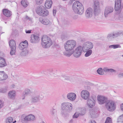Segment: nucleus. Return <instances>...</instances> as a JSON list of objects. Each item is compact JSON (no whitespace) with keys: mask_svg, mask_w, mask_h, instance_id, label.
<instances>
[{"mask_svg":"<svg viewBox=\"0 0 123 123\" xmlns=\"http://www.w3.org/2000/svg\"><path fill=\"white\" fill-rule=\"evenodd\" d=\"M105 107L108 110L112 112L115 110L116 105L113 101L108 100L106 103Z\"/></svg>","mask_w":123,"mask_h":123,"instance_id":"6e6552de","label":"nucleus"},{"mask_svg":"<svg viewBox=\"0 0 123 123\" xmlns=\"http://www.w3.org/2000/svg\"><path fill=\"white\" fill-rule=\"evenodd\" d=\"M42 123H45L43 121Z\"/></svg>","mask_w":123,"mask_h":123,"instance_id":"680f3d73","label":"nucleus"},{"mask_svg":"<svg viewBox=\"0 0 123 123\" xmlns=\"http://www.w3.org/2000/svg\"><path fill=\"white\" fill-rule=\"evenodd\" d=\"M13 118L11 117H8L6 119V123H11L13 122Z\"/></svg>","mask_w":123,"mask_h":123,"instance_id":"7c9ffc66","label":"nucleus"},{"mask_svg":"<svg viewBox=\"0 0 123 123\" xmlns=\"http://www.w3.org/2000/svg\"><path fill=\"white\" fill-rule=\"evenodd\" d=\"M25 18L27 20H28L29 21H30L31 20V18L27 16L26 15V16Z\"/></svg>","mask_w":123,"mask_h":123,"instance_id":"3c124183","label":"nucleus"},{"mask_svg":"<svg viewBox=\"0 0 123 123\" xmlns=\"http://www.w3.org/2000/svg\"><path fill=\"white\" fill-rule=\"evenodd\" d=\"M113 34H108L107 37V38L109 40H111L113 38H114Z\"/></svg>","mask_w":123,"mask_h":123,"instance_id":"e433bc0d","label":"nucleus"},{"mask_svg":"<svg viewBox=\"0 0 123 123\" xmlns=\"http://www.w3.org/2000/svg\"><path fill=\"white\" fill-rule=\"evenodd\" d=\"M16 95V92L15 91H9L8 94V96L9 98L14 99Z\"/></svg>","mask_w":123,"mask_h":123,"instance_id":"4be33fe9","label":"nucleus"},{"mask_svg":"<svg viewBox=\"0 0 123 123\" xmlns=\"http://www.w3.org/2000/svg\"><path fill=\"white\" fill-rule=\"evenodd\" d=\"M76 42L73 40L67 41L64 44V47L66 51L63 52L64 55L67 57H70L73 53V49L76 47Z\"/></svg>","mask_w":123,"mask_h":123,"instance_id":"f257e3e1","label":"nucleus"},{"mask_svg":"<svg viewBox=\"0 0 123 123\" xmlns=\"http://www.w3.org/2000/svg\"><path fill=\"white\" fill-rule=\"evenodd\" d=\"M67 38V37L65 35H63L62 36L61 38L62 40L66 39Z\"/></svg>","mask_w":123,"mask_h":123,"instance_id":"a18cd8bd","label":"nucleus"},{"mask_svg":"<svg viewBox=\"0 0 123 123\" xmlns=\"http://www.w3.org/2000/svg\"><path fill=\"white\" fill-rule=\"evenodd\" d=\"M118 77L119 78H122L123 77V73H120L118 75Z\"/></svg>","mask_w":123,"mask_h":123,"instance_id":"49530a36","label":"nucleus"},{"mask_svg":"<svg viewBox=\"0 0 123 123\" xmlns=\"http://www.w3.org/2000/svg\"><path fill=\"white\" fill-rule=\"evenodd\" d=\"M28 44H24L23 43H20L19 45V48L20 49L22 50L23 49L27 48Z\"/></svg>","mask_w":123,"mask_h":123,"instance_id":"cd10ccee","label":"nucleus"},{"mask_svg":"<svg viewBox=\"0 0 123 123\" xmlns=\"http://www.w3.org/2000/svg\"><path fill=\"white\" fill-rule=\"evenodd\" d=\"M75 18H77V16H75Z\"/></svg>","mask_w":123,"mask_h":123,"instance_id":"e2e57ef3","label":"nucleus"},{"mask_svg":"<svg viewBox=\"0 0 123 123\" xmlns=\"http://www.w3.org/2000/svg\"><path fill=\"white\" fill-rule=\"evenodd\" d=\"M121 108L122 111H123V103L121 105Z\"/></svg>","mask_w":123,"mask_h":123,"instance_id":"5fc2aeb1","label":"nucleus"},{"mask_svg":"<svg viewBox=\"0 0 123 123\" xmlns=\"http://www.w3.org/2000/svg\"><path fill=\"white\" fill-rule=\"evenodd\" d=\"M25 96H23V97L22 98V99H24L25 98Z\"/></svg>","mask_w":123,"mask_h":123,"instance_id":"13d9d810","label":"nucleus"},{"mask_svg":"<svg viewBox=\"0 0 123 123\" xmlns=\"http://www.w3.org/2000/svg\"><path fill=\"white\" fill-rule=\"evenodd\" d=\"M31 93V90L29 89H25L24 92V94L25 95H27Z\"/></svg>","mask_w":123,"mask_h":123,"instance_id":"72a5a7b5","label":"nucleus"},{"mask_svg":"<svg viewBox=\"0 0 123 123\" xmlns=\"http://www.w3.org/2000/svg\"><path fill=\"white\" fill-rule=\"evenodd\" d=\"M21 3L23 6L25 7H26L29 4V3L27 1L25 0L21 1Z\"/></svg>","mask_w":123,"mask_h":123,"instance_id":"2f4dec72","label":"nucleus"},{"mask_svg":"<svg viewBox=\"0 0 123 123\" xmlns=\"http://www.w3.org/2000/svg\"><path fill=\"white\" fill-rule=\"evenodd\" d=\"M117 122L123 123V114L121 115L117 119Z\"/></svg>","mask_w":123,"mask_h":123,"instance_id":"4c0bfd02","label":"nucleus"},{"mask_svg":"<svg viewBox=\"0 0 123 123\" xmlns=\"http://www.w3.org/2000/svg\"><path fill=\"white\" fill-rule=\"evenodd\" d=\"M104 71L105 72H116V71L113 69L108 68L107 67H105L103 68Z\"/></svg>","mask_w":123,"mask_h":123,"instance_id":"c85d7f7f","label":"nucleus"},{"mask_svg":"<svg viewBox=\"0 0 123 123\" xmlns=\"http://www.w3.org/2000/svg\"><path fill=\"white\" fill-rule=\"evenodd\" d=\"M7 87H6L4 88L0 89V92L6 93L7 90Z\"/></svg>","mask_w":123,"mask_h":123,"instance_id":"58836bf2","label":"nucleus"},{"mask_svg":"<svg viewBox=\"0 0 123 123\" xmlns=\"http://www.w3.org/2000/svg\"><path fill=\"white\" fill-rule=\"evenodd\" d=\"M56 12V10H53V14L54 16H55Z\"/></svg>","mask_w":123,"mask_h":123,"instance_id":"09e8293b","label":"nucleus"},{"mask_svg":"<svg viewBox=\"0 0 123 123\" xmlns=\"http://www.w3.org/2000/svg\"><path fill=\"white\" fill-rule=\"evenodd\" d=\"M98 110L97 109H93L90 110V113L92 117H97L99 113Z\"/></svg>","mask_w":123,"mask_h":123,"instance_id":"a211bd4d","label":"nucleus"},{"mask_svg":"<svg viewBox=\"0 0 123 123\" xmlns=\"http://www.w3.org/2000/svg\"><path fill=\"white\" fill-rule=\"evenodd\" d=\"M97 99L99 103L101 105L105 103H106L108 100L107 98L101 95H98V96Z\"/></svg>","mask_w":123,"mask_h":123,"instance_id":"ddd939ff","label":"nucleus"},{"mask_svg":"<svg viewBox=\"0 0 123 123\" xmlns=\"http://www.w3.org/2000/svg\"><path fill=\"white\" fill-rule=\"evenodd\" d=\"M30 40V42L33 43H38L39 41V37L35 35H31Z\"/></svg>","mask_w":123,"mask_h":123,"instance_id":"4468645a","label":"nucleus"},{"mask_svg":"<svg viewBox=\"0 0 123 123\" xmlns=\"http://www.w3.org/2000/svg\"><path fill=\"white\" fill-rule=\"evenodd\" d=\"M28 53V51L26 49H25V50L22 51L20 54L21 55L25 56L27 55Z\"/></svg>","mask_w":123,"mask_h":123,"instance_id":"c9c22d12","label":"nucleus"},{"mask_svg":"<svg viewBox=\"0 0 123 123\" xmlns=\"http://www.w3.org/2000/svg\"><path fill=\"white\" fill-rule=\"evenodd\" d=\"M72 105L69 102H64L62 104L61 114L65 115L70 112L72 109Z\"/></svg>","mask_w":123,"mask_h":123,"instance_id":"20e7f679","label":"nucleus"},{"mask_svg":"<svg viewBox=\"0 0 123 123\" xmlns=\"http://www.w3.org/2000/svg\"><path fill=\"white\" fill-rule=\"evenodd\" d=\"M67 97L68 99L70 100L73 101L76 98V95L74 93L70 92L67 94Z\"/></svg>","mask_w":123,"mask_h":123,"instance_id":"aec40b11","label":"nucleus"},{"mask_svg":"<svg viewBox=\"0 0 123 123\" xmlns=\"http://www.w3.org/2000/svg\"><path fill=\"white\" fill-rule=\"evenodd\" d=\"M90 94L89 92L86 90H83L81 92V97L85 99H87L89 97Z\"/></svg>","mask_w":123,"mask_h":123,"instance_id":"dca6fc26","label":"nucleus"},{"mask_svg":"<svg viewBox=\"0 0 123 123\" xmlns=\"http://www.w3.org/2000/svg\"><path fill=\"white\" fill-rule=\"evenodd\" d=\"M85 110L84 109H81V111L79 113V114L80 115H83L85 114Z\"/></svg>","mask_w":123,"mask_h":123,"instance_id":"79ce46f5","label":"nucleus"},{"mask_svg":"<svg viewBox=\"0 0 123 123\" xmlns=\"http://www.w3.org/2000/svg\"><path fill=\"white\" fill-rule=\"evenodd\" d=\"M6 65L5 60L2 57H0V67H4Z\"/></svg>","mask_w":123,"mask_h":123,"instance_id":"bb28decb","label":"nucleus"},{"mask_svg":"<svg viewBox=\"0 0 123 123\" xmlns=\"http://www.w3.org/2000/svg\"><path fill=\"white\" fill-rule=\"evenodd\" d=\"M93 46V45L92 43L90 42H86L83 45V51L86 52L88 49H91Z\"/></svg>","mask_w":123,"mask_h":123,"instance_id":"9b49d317","label":"nucleus"},{"mask_svg":"<svg viewBox=\"0 0 123 123\" xmlns=\"http://www.w3.org/2000/svg\"><path fill=\"white\" fill-rule=\"evenodd\" d=\"M113 11V7L111 6H108L106 7L104 12V15L105 17H107L108 15L112 12Z\"/></svg>","mask_w":123,"mask_h":123,"instance_id":"6ab92c4d","label":"nucleus"},{"mask_svg":"<svg viewBox=\"0 0 123 123\" xmlns=\"http://www.w3.org/2000/svg\"><path fill=\"white\" fill-rule=\"evenodd\" d=\"M97 73L100 75H102L104 74L103 70L101 68H99L97 70Z\"/></svg>","mask_w":123,"mask_h":123,"instance_id":"f704fd0d","label":"nucleus"},{"mask_svg":"<svg viewBox=\"0 0 123 123\" xmlns=\"http://www.w3.org/2000/svg\"><path fill=\"white\" fill-rule=\"evenodd\" d=\"M82 51H83L82 46H79L77 47L74 51V56L76 58L79 57L81 55Z\"/></svg>","mask_w":123,"mask_h":123,"instance_id":"9d476101","label":"nucleus"},{"mask_svg":"<svg viewBox=\"0 0 123 123\" xmlns=\"http://www.w3.org/2000/svg\"><path fill=\"white\" fill-rule=\"evenodd\" d=\"M121 0H117L115 1L114 10L116 11H120L121 9Z\"/></svg>","mask_w":123,"mask_h":123,"instance_id":"2eb2a0df","label":"nucleus"},{"mask_svg":"<svg viewBox=\"0 0 123 123\" xmlns=\"http://www.w3.org/2000/svg\"><path fill=\"white\" fill-rule=\"evenodd\" d=\"M12 123H14L13 122Z\"/></svg>","mask_w":123,"mask_h":123,"instance_id":"0e129e2a","label":"nucleus"},{"mask_svg":"<svg viewBox=\"0 0 123 123\" xmlns=\"http://www.w3.org/2000/svg\"><path fill=\"white\" fill-rule=\"evenodd\" d=\"M73 122V120H71L70 121V122L71 123H72Z\"/></svg>","mask_w":123,"mask_h":123,"instance_id":"bf43d9fd","label":"nucleus"},{"mask_svg":"<svg viewBox=\"0 0 123 123\" xmlns=\"http://www.w3.org/2000/svg\"><path fill=\"white\" fill-rule=\"evenodd\" d=\"M21 43H24V44H28L27 41L26 40H25L24 42H21Z\"/></svg>","mask_w":123,"mask_h":123,"instance_id":"4d7b16f0","label":"nucleus"},{"mask_svg":"<svg viewBox=\"0 0 123 123\" xmlns=\"http://www.w3.org/2000/svg\"><path fill=\"white\" fill-rule=\"evenodd\" d=\"M122 56L123 57V55H122Z\"/></svg>","mask_w":123,"mask_h":123,"instance_id":"69168bd1","label":"nucleus"},{"mask_svg":"<svg viewBox=\"0 0 123 123\" xmlns=\"http://www.w3.org/2000/svg\"><path fill=\"white\" fill-rule=\"evenodd\" d=\"M43 0H36V3L38 5H40L42 3Z\"/></svg>","mask_w":123,"mask_h":123,"instance_id":"37998d69","label":"nucleus"},{"mask_svg":"<svg viewBox=\"0 0 123 123\" xmlns=\"http://www.w3.org/2000/svg\"><path fill=\"white\" fill-rule=\"evenodd\" d=\"M86 54L85 55V56L86 57H88L92 53V51L91 49H88L86 51Z\"/></svg>","mask_w":123,"mask_h":123,"instance_id":"c756f323","label":"nucleus"},{"mask_svg":"<svg viewBox=\"0 0 123 123\" xmlns=\"http://www.w3.org/2000/svg\"><path fill=\"white\" fill-rule=\"evenodd\" d=\"M87 104L88 107L92 108L94 106L95 103V101L92 99H88L87 100Z\"/></svg>","mask_w":123,"mask_h":123,"instance_id":"5701e85b","label":"nucleus"},{"mask_svg":"<svg viewBox=\"0 0 123 123\" xmlns=\"http://www.w3.org/2000/svg\"><path fill=\"white\" fill-rule=\"evenodd\" d=\"M79 116V115H76V113H75L74 114V115L73 116V118H76L78 117Z\"/></svg>","mask_w":123,"mask_h":123,"instance_id":"603ef678","label":"nucleus"},{"mask_svg":"<svg viewBox=\"0 0 123 123\" xmlns=\"http://www.w3.org/2000/svg\"><path fill=\"white\" fill-rule=\"evenodd\" d=\"M39 21L42 24L45 25H48L50 22V21L48 18H40L39 19Z\"/></svg>","mask_w":123,"mask_h":123,"instance_id":"393cba45","label":"nucleus"},{"mask_svg":"<svg viewBox=\"0 0 123 123\" xmlns=\"http://www.w3.org/2000/svg\"><path fill=\"white\" fill-rule=\"evenodd\" d=\"M43 97V93L39 92L36 90H35L32 93L30 101L31 103H36L42 99Z\"/></svg>","mask_w":123,"mask_h":123,"instance_id":"f03ea898","label":"nucleus"},{"mask_svg":"<svg viewBox=\"0 0 123 123\" xmlns=\"http://www.w3.org/2000/svg\"><path fill=\"white\" fill-rule=\"evenodd\" d=\"M89 123H96V122L94 120H91Z\"/></svg>","mask_w":123,"mask_h":123,"instance_id":"6e6d98bb","label":"nucleus"},{"mask_svg":"<svg viewBox=\"0 0 123 123\" xmlns=\"http://www.w3.org/2000/svg\"><path fill=\"white\" fill-rule=\"evenodd\" d=\"M109 48L115 49L118 48H120L121 47L120 45L117 44L115 45H110L109 46Z\"/></svg>","mask_w":123,"mask_h":123,"instance_id":"473e14b6","label":"nucleus"},{"mask_svg":"<svg viewBox=\"0 0 123 123\" xmlns=\"http://www.w3.org/2000/svg\"><path fill=\"white\" fill-rule=\"evenodd\" d=\"M55 111V109H53L52 110V111L51 112V114L52 115H54Z\"/></svg>","mask_w":123,"mask_h":123,"instance_id":"8fccbe9b","label":"nucleus"},{"mask_svg":"<svg viewBox=\"0 0 123 123\" xmlns=\"http://www.w3.org/2000/svg\"><path fill=\"white\" fill-rule=\"evenodd\" d=\"M3 104L2 101L0 100V109L3 106Z\"/></svg>","mask_w":123,"mask_h":123,"instance_id":"de8ad7c7","label":"nucleus"},{"mask_svg":"<svg viewBox=\"0 0 123 123\" xmlns=\"http://www.w3.org/2000/svg\"><path fill=\"white\" fill-rule=\"evenodd\" d=\"M113 34L115 37V38L119 36L123 35V34L121 32H117Z\"/></svg>","mask_w":123,"mask_h":123,"instance_id":"a19ab883","label":"nucleus"},{"mask_svg":"<svg viewBox=\"0 0 123 123\" xmlns=\"http://www.w3.org/2000/svg\"><path fill=\"white\" fill-rule=\"evenodd\" d=\"M31 30H29L28 31L26 30L25 32L26 33H31Z\"/></svg>","mask_w":123,"mask_h":123,"instance_id":"864d4df0","label":"nucleus"},{"mask_svg":"<svg viewBox=\"0 0 123 123\" xmlns=\"http://www.w3.org/2000/svg\"><path fill=\"white\" fill-rule=\"evenodd\" d=\"M36 12L38 15L44 17L47 16L49 13L48 11L42 6H38L36 9Z\"/></svg>","mask_w":123,"mask_h":123,"instance_id":"423d86ee","label":"nucleus"},{"mask_svg":"<svg viewBox=\"0 0 123 123\" xmlns=\"http://www.w3.org/2000/svg\"><path fill=\"white\" fill-rule=\"evenodd\" d=\"M93 14V12L92 9L90 8L86 10L85 12V16L87 18H91Z\"/></svg>","mask_w":123,"mask_h":123,"instance_id":"f3484780","label":"nucleus"},{"mask_svg":"<svg viewBox=\"0 0 123 123\" xmlns=\"http://www.w3.org/2000/svg\"><path fill=\"white\" fill-rule=\"evenodd\" d=\"M94 14L97 15L99 14L100 12V7L99 2L96 1L94 3Z\"/></svg>","mask_w":123,"mask_h":123,"instance_id":"f8f14e48","label":"nucleus"},{"mask_svg":"<svg viewBox=\"0 0 123 123\" xmlns=\"http://www.w3.org/2000/svg\"><path fill=\"white\" fill-rule=\"evenodd\" d=\"M35 120V116L32 114L26 115L23 114L21 116V121L22 123H27L30 121H32Z\"/></svg>","mask_w":123,"mask_h":123,"instance_id":"0eeeda50","label":"nucleus"},{"mask_svg":"<svg viewBox=\"0 0 123 123\" xmlns=\"http://www.w3.org/2000/svg\"><path fill=\"white\" fill-rule=\"evenodd\" d=\"M9 45L11 48L10 52V55H12L15 53L16 52V43L15 41L13 39L10 40L9 43Z\"/></svg>","mask_w":123,"mask_h":123,"instance_id":"1a4fd4ad","label":"nucleus"},{"mask_svg":"<svg viewBox=\"0 0 123 123\" xmlns=\"http://www.w3.org/2000/svg\"><path fill=\"white\" fill-rule=\"evenodd\" d=\"M52 2L51 0H46L45 3V6L46 8L49 9L51 7Z\"/></svg>","mask_w":123,"mask_h":123,"instance_id":"a878e982","label":"nucleus"},{"mask_svg":"<svg viewBox=\"0 0 123 123\" xmlns=\"http://www.w3.org/2000/svg\"><path fill=\"white\" fill-rule=\"evenodd\" d=\"M41 44L43 48H48L52 44L53 42L49 37L44 35L42 37Z\"/></svg>","mask_w":123,"mask_h":123,"instance_id":"39448f33","label":"nucleus"},{"mask_svg":"<svg viewBox=\"0 0 123 123\" xmlns=\"http://www.w3.org/2000/svg\"><path fill=\"white\" fill-rule=\"evenodd\" d=\"M112 119L109 117L107 118L105 123H112Z\"/></svg>","mask_w":123,"mask_h":123,"instance_id":"ea45409f","label":"nucleus"},{"mask_svg":"<svg viewBox=\"0 0 123 123\" xmlns=\"http://www.w3.org/2000/svg\"><path fill=\"white\" fill-rule=\"evenodd\" d=\"M8 78V75L5 73L4 71L0 72V80H5Z\"/></svg>","mask_w":123,"mask_h":123,"instance_id":"b1692460","label":"nucleus"},{"mask_svg":"<svg viewBox=\"0 0 123 123\" xmlns=\"http://www.w3.org/2000/svg\"><path fill=\"white\" fill-rule=\"evenodd\" d=\"M63 77L65 79L67 80H70L71 79L70 77L68 76H64Z\"/></svg>","mask_w":123,"mask_h":123,"instance_id":"c03bdc74","label":"nucleus"},{"mask_svg":"<svg viewBox=\"0 0 123 123\" xmlns=\"http://www.w3.org/2000/svg\"><path fill=\"white\" fill-rule=\"evenodd\" d=\"M2 11L3 15L7 17H10L12 15V12L7 9H4Z\"/></svg>","mask_w":123,"mask_h":123,"instance_id":"412c9836","label":"nucleus"},{"mask_svg":"<svg viewBox=\"0 0 123 123\" xmlns=\"http://www.w3.org/2000/svg\"><path fill=\"white\" fill-rule=\"evenodd\" d=\"M16 120H15L14 121H13V122L14 123H16Z\"/></svg>","mask_w":123,"mask_h":123,"instance_id":"052dcab7","label":"nucleus"},{"mask_svg":"<svg viewBox=\"0 0 123 123\" xmlns=\"http://www.w3.org/2000/svg\"><path fill=\"white\" fill-rule=\"evenodd\" d=\"M72 9L76 13L81 15L84 11V8L82 4L79 1L74 2L72 6Z\"/></svg>","mask_w":123,"mask_h":123,"instance_id":"7ed1b4c3","label":"nucleus"}]
</instances>
